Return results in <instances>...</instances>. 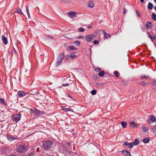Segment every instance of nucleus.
Wrapping results in <instances>:
<instances>
[{
	"label": "nucleus",
	"instance_id": "61",
	"mask_svg": "<svg viewBox=\"0 0 156 156\" xmlns=\"http://www.w3.org/2000/svg\"><path fill=\"white\" fill-rule=\"evenodd\" d=\"M13 51H14V52L15 51V50H14V51H13V50H12V53H13Z\"/></svg>",
	"mask_w": 156,
	"mask_h": 156
},
{
	"label": "nucleus",
	"instance_id": "62",
	"mask_svg": "<svg viewBox=\"0 0 156 156\" xmlns=\"http://www.w3.org/2000/svg\"><path fill=\"white\" fill-rule=\"evenodd\" d=\"M61 1L62 2H64V0H61Z\"/></svg>",
	"mask_w": 156,
	"mask_h": 156
},
{
	"label": "nucleus",
	"instance_id": "7",
	"mask_svg": "<svg viewBox=\"0 0 156 156\" xmlns=\"http://www.w3.org/2000/svg\"><path fill=\"white\" fill-rule=\"evenodd\" d=\"M96 36L94 35H87L85 37V40L88 42H90L92 40L94 37Z\"/></svg>",
	"mask_w": 156,
	"mask_h": 156
},
{
	"label": "nucleus",
	"instance_id": "26",
	"mask_svg": "<svg viewBox=\"0 0 156 156\" xmlns=\"http://www.w3.org/2000/svg\"><path fill=\"white\" fill-rule=\"evenodd\" d=\"M105 74V72L104 71H100L98 74V75L100 76H103Z\"/></svg>",
	"mask_w": 156,
	"mask_h": 156
},
{
	"label": "nucleus",
	"instance_id": "52",
	"mask_svg": "<svg viewBox=\"0 0 156 156\" xmlns=\"http://www.w3.org/2000/svg\"><path fill=\"white\" fill-rule=\"evenodd\" d=\"M9 156H17L16 155L13 154H11L9 155Z\"/></svg>",
	"mask_w": 156,
	"mask_h": 156
},
{
	"label": "nucleus",
	"instance_id": "45",
	"mask_svg": "<svg viewBox=\"0 0 156 156\" xmlns=\"http://www.w3.org/2000/svg\"><path fill=\"white\" fill-rule=\"evenodd\" d=\"M153 85H156V81H154L152 83Z\"/></svg>",
	"mask_w": 156,
	"mask_h": 156
},
{
	"label": "nucleus",
	"instance_id": "29",
	"mask_svg": "<svg viewBox=\"0 0 156 156\" xmlns=\"http://www.w3.org/2000/svg\"><path fill=\"white\" fill-rule=\"evenodd\" d=\"M67 56L70 57L73 59H74L76 57V55H75L71 54Z\"/></svg>",
	"mask_w": 156,
	"mask_h": 156
},
{
	"label": "nucleus",
	"instance_id": "9",
	"mask_svg": "<svg viewBox=\"0 0 156 156\" xmlns=\"http://www.w3.org/2000/svg\"><path fill=\"white\" fill-rule=\"evenodd\" d=\"M18 96L19 98H21L24 97L25 95V93L24 92L21 91H19L17 92Z\"/></svg>",
	"mask_w": 156,
	"mask_h": 156
},
{
	"label": "nucleus",
	"instance_id": "56",
	"mask_svg": "<svg viewBox=\"0 0 156 156\" xmlns=\"http://www.w3.org/2000/svg\"><path fill=\"white\" fill-rule=\"evenodd\" d=\"M33 112V110H31V111H30V113H32V112Z\"/></svg>",
	"mask_w": 156,
	"mask_h": 156
},
{
	"label": "nucleus",
	"instance_id": "32",
	"mask_svg": "<svg viewBox=\"0 0 156 156\" xmlns=\"http://www.w3.org/2000/svg\"><path fill=\"white\" fill-rule=\"evenodd\" d=\"M17 12L18 13L20 14H23V13L22 12L21 9L20 8H18L17 9Z\"/></svg>",
	"mask_w": 156,
	"mask_h": 156
},
{
	"label": "nucleus",
	"instance_id": "39",
	"mask_svg": "<svg viewBox=\"0 0 156 156\" xmlns=\"http://www.w3.org/2000/svg\"><path fill=\"white\" fill-rule=\"evenodd\" d=\"M103 85V83H96V86H100L102 85Z\"/></svg>",
	"mask_w": 156,
	"mask_h": 156
},
{
	"label": "nucleus",
	"instance_id": "40",
	"mask_svg": "<svg viewBox=\"0 0 156 156\" xmlns=\"http://www.w3.org/2000/svg\"><path fill=\"white\" fill-rule=\"evenodd\" d=\"M69 85V84L68 83L62 84V86L63 87L68 86Z\"/></svg>",
	"mask_w": 156,
	"mask_h": 156
},
{
	"label": "nucleus",
	"instance_id": "37",
	"mask_svg": "<svg viewBox=\"0 0 156 156\" xmlns=\"http://www.w3.org/2000/svg\"><path fill=\"white\" fill-rule=\"evenodd\" d=\"M93 42L94 44H98L99 43V41H98L95 40L93 41Z\"/></svg>",
	"mask_w": 156,
	"mask_h": 156
},
{
	"label": "nucleus",
	"instance_id": "4",
	"mask_svg": "<svg viewBox=\"0 0 156 156\" xmlns=\"http://www.w3.org/2000/svg\"><path fill=\"white\" fill-rule=\"evenodd\" d=\"M71 147H70V143L67 142L66 144L64 147L62 148V151L65 153H66L69 151V150H70Z\"/></svg>",
	"mask_w": 156,
	"mask_h": 156
},
{
	"label": "nucleus",
	"instance_id": "49",
	"mask_svg": "<svg viewBox=\"0 0 156 156\" xmlns=\"http://www.w3.org/2000/svg\"><path fill=\"white\" fill-rule=\"evenodd\" d=\"M67 94L68 95V96L69 97V98H72L71 97V95H69L68 94Z\"/></svg>",
	"mask_w": 156,
	"mask_h": 156
},
{
	"label": "nucleus",
	"instance_id": "27",
	"mask_svg": "<svg viewBox=\"0 0 156 156\" xmlns=\"http://www.w3.org/2000/svg\"><path fill=\"white\" fill-rule=\"evenodd\" d=\"M133 145L132 143H129L127 147L129 148H131L133 147Z\"/></svg>",
	"mask_w": 156,
	"mask_h": 156
},
{
	"label": "nucleus",
	"instance_id": "55",
	"mask_svg": "<svg viewBox=\"0 0 156 156\" xmlns=\"http://www.w3.org/2000/svg\"><path fill=\"white\" fill-rule=\"evenodd\" d=\"M6 149H5V148L4 149H3V151H6Z\"/></svg>",
	"mask_w": 156,
	"mask_h": 156
},
{
	"label": "nucleus",
	"instance_id": "50",
	"mask_svg": "<svg viewBox=\"0 0 156 156\" xmlns=\"http://www.w3.org/2000/svg\"><path fill=\"white\" fill-rule=\"evenodd\" d=\"M91 28H92V27H91V26H88L87 27V28H88V29H91Z\"/></svg>",
	"mask_w": 156,
	"mask_h": 156
},
{
	"label": "nucleus",
	"instance_id": "10",
	"mask_svg": "<svg viewBox=\"0 0 156 156\" xmlns=\"http://www.w3.org/2000/svg\"><path fill=\"white\" fill-rule=\"evenodd\" d=\"M1 38L3 42L5 45H6L8 43V41L7 38L4 36L2 35Z\"/></svg>",
	"mask_w": 156,
	"mask_h": 156
},
{
	"label": "nucleus",
	"instance_id": "24",
	"mask_svg": "<svg viewBox=\"0 0 156 156\" xmlns=\"http://www.w3.org/2000/svg\"><path fill=\"white\" fill-rule=\"evenodd\" d=\"M151 17L155 21L156 20V15L154 13H153L151 15Z\"/></svg>",
	"mask_w": 156,
	"mask_h": 156
},
{
	"label": "nucleus",
	"instance_id": "63",
	"mask_svg": "<svg viewBox=\"0 0 156 156\" xmlns=\"http://www.w3.org/2000/svg\"><path fill=\"white\" fill-rule=\"evenodd\" d=\"M68 59V58H67H67H66V59Z\"/></svg>",
	"mask_w": 156,
	"mask_h": 156
},
{
	"label": "nucleus",
	"instance_id": "8",
	"mask_svg": "<svg viewBox=\"0 0 156 156\" xmlns=\"http://www.w3.org/2000/svg\"><path fill=\"white\" fill-rule=\"evenodd\" d=\"M68 15L69 17L72 19H74L76 17V13L75 12L71 11L68 12Z\"/></svg>",
	"mask_w": 156,
	"mask_h": 156
},
{
	"label": "nucleus",
	"instance_id": "31",
	"mask_svg": "<svg viewBox=\"0 0 156 156\" xmlns=\"http://www.w3.org/2000/svg\"><path fill=\"white\" fill-rule=\"evenodd\" d=\"M97 91L96 90H94L91 91V93L92 95H94L96 94Z\"/></svg>",
	"mask_w": 156,
	"mask_h": 156
},
{
	"label": "nucleus",
	"instance_id": "3",
	"mask_svg": "<svg viewBox=\"0 0 156 156\" xmlns=\"http://www.w3.org/2000/svg\"><path fill=\"white\" fill-rule=\"evenodd\" d=\"M64 55V54L62 52L58 55L57 59V61L56 63L57 66H59L61 64Z\"/></svg>",
	"mask_w": 156,
	"mask_h": 156
},
{
	"label": "nucleus",
	"instance_id": "21",
	"mask_svg": "<svg viewBox=\"0 0 156 156\" xmlns=\"http://www.w3.org/2000/svg\"><path fill=\"white\" fill-rule=\"evenodd\" d=\"M121 124L123 128H125L126 127L127 123L123 121L121 122Z\"/></svg>",
	"mask_w": 156,
	"mask_h": 156
},
{
	"label": "nucleus",
	"instance_id": "2",
	"mask_svg": "<svg viewBox=\"0 0 156 156\" xmlns=\"http://www.w3.org/2000/svg\"><path fill=\"white\" fill-rule=\"evenodd\" d=\"M27 147L22 145L19 146L16 149L17 152L20 153H24L27 151Z\"/></svg>",
	"mask_w": 156,
	"mask_h": 156
},
{
	"label": "nucleus",
	"instance_id": "14",
	"mask_svg": "<svg viewBox=\"0 0 156 156\" xmlns=\"http://www.w3.org/2000/svg\"><path fill=\"white\" fill-rule=\"evenodd\" d=\"M7 137L8 139L9 140H10V141L14 140H16V137H13V136H8Z\"/></svg>",
	"mask_w": 156,
	"mask_h": 156
},
{
	"label": "nucleus",
	"instance_id": "60",
	"mask_svg": "<svg viewBox=\"0 0 156 156\" xmlns=\"http://www.w3.org/2000/svg\"><path fill=\"white\" fill-rule=\"evenodd\" d=\"M154 2L156 3V0H154Z\"/></svg>",
	"mask_w": 156,
	"mask_h": 156
},
{
	"label": "nucleus",
	"instance_id": "18",
	"mask_svg": "<svg viewBox=\"0 0 156 156\" xmlns=\"http://www.w3.org/2000/svg\"><path fill=\"white\" fill-rule=\"evenodd\" d=\"M142 128L143 131L145 133L147 132L148 130V128L145 126H142Z\"/></svg>",
	"mask_w": 156,
	"mask_h": 156
},
{
	"label": "nucleus",
	"instance_id": "6",
	"mask_svg": "<svg viewBox=\"0 0 156 156\" xmlns=\"http://www.w3.org/2000/svg\"><path fill=\"white\" fill-rule=\"evenodd\" d=\"M156 121V119L154 115H151L147 119V122L149 124L152 123Z\"/></svg>",
	"mask_w": 156,
	"mask_h": 156
},
{
	"label": "nucleus",
	"instance_id": "47",
	"mask_svg": "<svg viewBox=\"0 0 156 156\" xmlns=\"http://www.w3.org/2000/svg\"><path fill=\"white\" fill-rule=\"evenodd\" d=\"M126 10L125 9H124V11H123V13L124 14H125L126 12Z\"/></svg>",
	"mask_w": 156,
	"mask_h": 156
},
{
	"label": "nucleus",
	"instance_id": "22",
	"mask_svg": "<svg viewBox=\"0 0 156 156\" xmlns=\"http://www.w3.org/2000/svg\"><path fill=\"white\" fill-rule=\"evenodd\" d=\"M26 12L27 13V14L28 17L29 18H30V13H29V11L28 6H26Z\"/></svg>",
	"mask_w": 156,
	"mask_h": 156
},
{
	"label": "nucleus",
	"instance_id": "64",
	"mask_svg": "<svg viewBox=\"0 0 156 156\" xmlns=\"http://www.w3.org/2000/svg\"><path fill=\"white\" fill-rule=\"evenodd\" d=\"M155 31H156V28L155 29Z\"/></svg>",
	"mask_w": 156,
	"mask_h": 156
},
{
	"label": "nucleus",
	"instance_id": "15",
	"mask_svg": "<svg viewBox=\"0 0 156 156\" xmlns=\"http://www.w3.org/2000/svg\"><path fill=\"white\" fill-rule=\"evenodd\" d=\"M150 140V139L149 138L147 137L144 139L143 140V141L144 143H147L149 142Z\"/></svg>",
	"mask_w": 156,
	"mask_h": 156
},
{
	"label": "nucleus",
	"instance_id": "23",
	"mask_svg": "<svg viewBox=\"0 0 156 156\" xmlns=\"http://www.w3.org/2000/svg\"><path fill=\"white\" fill-rule=\"evenodd\" d=\"M129 126L130 127L134 128H136L137 126V125L133 122H130Z\"/></svg>",
	"mask_w": 156,
	"mask_h": 156
},
{
	"label": "nucleus",
	"instance_id": "58",
	"mask_svg": "<svg viewBox=\"0 0 156 156\" xmlns=\"http://www.w3.org/2000/svg\"><path fill=\"white\" fill-rule=\"evenodd\" d=\"M154 8L155 11H156V6L154 7Z\"/></svg>",
	"mask_w": 156,
	"mask_h": 156
},
{
	"label": "nucleus",
	"instance_id": "11",
	"mask_svg": "<svg viewBox=\"0 0 156 156\" xmlns=\"http://www.w3.org/2000/svg\"><path fill=\"white\" fill-rule=\"evenodd\" d=\"M122 153L124 155L126 156H131V154L129 152L123 150L122 151Z\"/></svg>",
	"mask_w": 156,
	"mask_h": 156
},
{
	"label": "nucleus",
	"instance_id": "42",
	"mask_svg": "<svg viewBox=\"0 0 156 156\" xmlns=\"http://www.w3.org/2000/svg\"><path fill=\"white\" fill-rule=\"evenodd\" d=\"M136 14L138 16H139L140 15V13L139 11L137 10H136Z\"/></svg>",
	"mask_w": 156,
	"mask_h": 156
},
{
	"label": "nucleus",
	"instance_id": "38",
	"mask_svg": "<svg viewBox=\"0 0 156 156\" xmlns=\"http://www.w3.org/2000/svg\"><path fill=\"white\" fill-rule=\"evenodd\" d=\"M128 144L129 143H128V142L125 141L123 143V145L127 147Z\"/></svg>",
	"mask_w": 156,
	"mask_h": 156
},
{
	"label": "nucleus",
	"instance_id": "16",
	"mask_svg": "<svg viewBox=\"0 0 156 156\" xmlns=\"http://www.w3.org/2000/svg\"><path fill=\"white\" fill-rule=\"evenodd\" d=\"M146 27L148 28H150L151 27L152 23L151 22H148L146 25Z\"/></svg>",
	"mask_w": 156,
	"mask_h": 156
},
{
	"label": "nucleus",
	"instance_id": "57",
	"mask_svg": "<svg viewBox=\"0 0 156 156\" xmlns=\"http://www.w3.org/2000/svg\"><path fill=\"white\" fill-rule=\"evenodd\" d=\"M142 84V85H145V83L144 82H143V84Z\"/></svg>",
	"mask_w": 156,
	"mask_h": 156
},
{
	"label": "nucleus",
	"instance_id": "48",
	"mask_svg": "<svg viewBox=\"0 0 156 156\" xmlns=\"http://www.w3.org/2000/svg\"><path fill=\"white\" fill-rule=\"evenodd\" d=\"M31 155H33V154L32 153H30L28 154V156H31Z\"/></svg>",
	"mask_w": 156,
	"mask_h": 156
},
{
	"label": "nucleus",
	"instance_id": "35",
	"mask_svg": "<svg viewBox=\"0 0 156 156\" xmlns=\"http://www.w3.org/2000/svg\"><path fill=\"white\" fill-rule=\"evenodd\" d=\"M118 72L117 71H115L114 73V74L115 75V77H118L119 76L118 75Z\"/></svg>",
	"mask_w": 156,
	"mask_h": 156
},
{
	"label": "nucleus",
	"instance_id": "19",
	"mask_svg": "<svg viewBox=\"0 0 156 156\" xmlns=\"http://www.w3.org/2000/svg\"><path fill=\"white\" fill-rule=\"evenodd\" d=\"M0 104H3L5 106L6 105V104L5 102V100L2 98H0Z\"/></svg>",
	"mask_w": 156,
	"mask_h": 156
},
{
	"label": "nucleus",
	"instance_id": "59",
	"mask_svg": "<svg viewBox=\"0 0 156 156\" xmlns=\"http://www.w3.org/2000/svg\"><path fill=\"white\" fill-rule=\"evenodd\" d=\"M154 91H156V88H154Z\"/></svg>",
	"mask_w": 156,
	"mask_h": 156
},
{
	"label": "nucleus",
	"instance_id": "25",
	"mask_svg": "<svg viewBox=\"0 0 156 156\" xmlns=\"http://www.w3.org/2000/svg\"><path fill=\"white\" fill-rule=\"evenodd\" d=\"M34 113L35 115L39 114L40 112H41V111L39 110L36 109L34 111Z\"/></svg>",
	"mask_w": 156,
	"mask_h": 156
},
{
	"label": "nucleus",
	"instance_id": "36",
	"mask_svg": "<svg viewBox=\"0 0 156 156\" xmlns=\"http://www.w3.org/2000/svg\"><path fill=\"white\" fill-rule=\"evenodd\" d=\"M84 31V29L83 28H80L79 29L78 31L80 32H83Z\"/></svg>",
	"mask_w": 156,
	"mask_h": 156
},
{
	"label": "nucleus",
	"instance_id": "13",
	"mask_svg": "<svg viewBox=\"0 0 156 156\" xmlns=\"http://www.w3.org/2000/svg\"><path fill=\"white\" fill-rule=\"evenodd\" d=\"M102 31L104 34V37L105 38H107L110 37V35L109 34H107L104 30H102Z\"/></svg>",
	"mask_w": 156,
	"mask_h": 156
},
{
	"label": "nucleus",
	"instance_id": "34",
	"mask_svg": "<svg viewBox=\"0 0 156 156\" xmlns=\"http://www.w3.org/2000/svg\"><path fill=\"white\" fill-rule=\"evenodd\" d=\"M101 68H95V69H94V70L97 72H100L101 71Z\"/></svg>",
	"mask_w": 156,
	"mask_h": 156
},
{
	"label": "nucleus",
	"instance_id": "5",
	"mask_svg": "<svg viewBox=\"0 0 156 156\" xmlns=\"http://www.w3.org/2000/svg\"><path fill=\"white\" fill-rule=\"evenodd\" d=\"M20 114L15 115L12 116V119L15 121L16 122H18L20 119Z\"/></svg>",
	"mask_w": 156,
	"mask_h": 156
},
{
	"label": "nucleus",
	"instance_id": "1",
	"mask_svg": "<svg viewBox=\"0 0 156 156\" xmlns=\"http://www.w3.org/2000/svg\"><path fill=\"white\" fill-rule=\"evenodd\" d=\"M52 143L51 141H45L43 144V147L45 149L48 150L52 147Z\"/></svg>",
	"mask_w": 156,
	"mask_h": 156
},
{
	"label": "nucleus",
	"instance_id": "43",
	"mask_svg": "<svg viewBox=\"0 0 156 156\" xmlns=\"http://www.w3.org/2000/svg\"><path fill=\"white\" fill-rule=\"evenodd\" d=\"M84 36L83 35H80L79 36V38L80 39H83L84 38Z\"/></svg>",
	"mask_w": 156,
	"mask_h": 156
},
{
	"label": "nucleus",
	"instance_id": "20",
	"mask_svg": "<svg viewBox=\"0 0 156 156\" xmlns=\"http://www.w3.org/2000/svg\"><path fill=\"white\" fill-rule=\"evenodd\" d=\"M94 3L93 2H90L88 3V6L90 8H93L94 7Z\"/></svg>",
	"mask_w": 156,
	"mask_h": 156
},
{
	"label": "nucleus",
	"instance_id": "30",
	"mask_svg": "<svg viewBox=\"0 0 156 156\" xmlns=\"http://www.w3.org/2000/svg\"><path fill=\"white\" fill-rule=\"evenodd\" d=\"M74 44L76 46H79L80 44V42L78 41H76L74 43Z\"/></svg>",
	"mask_w": 156,
	"mask_h": 156
},
{
	"label": "nucleus",
	"instance_id": "17",
	"mask_svg": "<svg viewBox=\"0 0 156 156\" xmlns=\"http://www.w3.org/2000/svg\"><path fill=\"white\" fill-rule=\"evenodd\" d=\"M153 7V4L151 2H149L147 5V8L149 10H151Z\"/></svg>",
	"mask_w": 156,
	"mask_h": 156
},
{
	"label": "nucleus",
	"instance_id": "12",
	"mask_svg": "<svg viewBox=\"0 0 156 156\" xmlns=\"http://www.w3.org/2000/svg\"><path fill=\"white\" fill-rule=\"evenodd\" d=\"M140 140L138 139H136L132 143L133 146L137 145L139 144Z\"/></svg>",
	"mask_w": 156,
	"mask_h": 156
},
{
	"label": "nucleus",
	"instance_id": "33",
	"mask_svg": "<svg viewBox=\"0 0 156 156\" xmlns=\"http://www.w3.org/2000/svg\"><path fill=\"white\" fill-rule=\"evenodd\" d=\"M69 48L70 50L76 49V48H75V47L73 46H69Z\"/></svg>",
	"mask_w": 156,
	"mask_h": 156
},
{
	"label": "nucleus",
	"instance_id": "53",
	"mask_svg": "<svg viewBox=\"0 0 156 156\" xmlns=\"http://www.w3.org/2000/svg\"><path fill=\"white\" fill-rule=\"evenodd\" d=\"M140 1L141 3H143L144 2V0H140Z\"/></svg>",
	"mask_w": 156,
	"mask_h": 156
},
{
	"label": "nucleus",
	"instance_id": "28",
	"mask_svg": "<svg viewBox=\"0 0 156 156\" xmlns=\"http://www.w3.org/2000/svg\"><path fill=\"white\" fill-rule=\"evenodd\" d=\"M62 110L65 112H68L69 111H72L73 110L72 109H70L69 108H62Z\"/></svg>",
	"mask_w": 156,
	"mask_h": 156
},
{
	"label": "nucleus",
	"instance_id": "46",
	"mask_svg": "<svg viewBox=\"0 0 156 156\" xmlns=\"http://www.w3.org/2000/svg\"><path fill=\"white\" fill-rule=\"evenodd\" d=\"M153 39H156V35H154V36L152 37Z\"/></svg>",
	"mask_w": 156,
	"mask_h": 156
},
{
	"label": "nucleus",
	"instance_id": "41",
	"mask_svg": "<svg viewBox=\"0 0 156 156\" xmlns=\"http://www.w3.org/2000/svg\"><path fill=\"white\" fill-rule=\"evenodd\" d=\"M148 36L151 39V40L153 41V38L152 37V36L149 33H148Z\"/></svg>",
	"mask_w": 156,
	"mask_h": 156
},
{
	"label": "nucleus",
	"instance_id": "51",
	"mask_svg": "<svg viewBox=\"0 0 156 156\" xmlns=\"http://www.w3.org/2000/svg\"><path fill=\"white\" fill-rule=\"evenodd\" d=\"M44 112H43L41 111V112H40L39 114H43Z\"/></svg>",
	"mask_w": 156,
	"mask_h": 156
},
{
	"label": "nucleus",
	"instance_id": "44",
	"mask_svg": "<svg viewBox=\"0 0 156 156\" xmlns=\"http://www.w3.org/2000/svg\"><path fill=\"white\" fill-rule=\"evenodd\" d=\"M148 76H146L145 75H142L141 76V78H148Z\"/></svg>",
	"mask_w": 156,
	"mask_h": 156
},
{
	"label": "nucleus",
	"instance_id": "54",
	"mask_svg": "<svg viewBox=\"0 0 156 156\" xmlns=\"http://www.w3.org/2000/svg\"><path fill=\"white\" fill-rule=\"evenodd\" d=\"M123 82V83L124 84H126V82H125V81H122Z\"/></svg>",
	"mask_w": 156,
	"mask_h": 156
}]
</instances>
